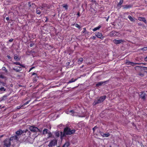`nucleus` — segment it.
<instances>
[{
    "instance_id": "43",
    "label": "nucleus",
    "mask_w": 147,
    "mask_h": 147,
    "mask_svg": "<svg viewBox=\"0 0 147 147\" xmlns=\"http://www.w3.org/2000/svg\"><path fill=\"white\" fill-rule=\"evenodd\" d=\"M14 64H16L17 65H18V62H14Z\"/></svg>"
},
{
    "instance_id": "47",
    "label": "nucleus",
    "mask_w": 147,
    "mask_h": 147,
    "mask_svg": "<svg viewBox=\"0 0 147 147\" xmlns=\"http://www.w3.org/2000/svg\"><path fill=\"white\" fill-rule=\"evenodd\" d=\"M33 44H30V47H32V46H33Z\"/></svg>"
},
{
    "instance_id": "4",
    "label": "nucleus",
    "mask_w": 147,
    "mask_h": 147,
    "mask_svg": "<svg viewBox=\"0 0 147 147\" xmlns=\"http://www.w3.org/2000/svg\"><path fill=\"white\" fill-rule=\"evenodd\" d=\"M29 129L30 131L33 132H37L40 131L39 129L38 128L34 126H30Z\"/></svg>"
},
{
    "instance_id": "40",
    "label": "nucleus",
    "mask_w": 147,
    "mask_h": 147,
    "mask_svg": "<svg viewBox=\"0 0 147 147\" xmlns=\"http://www.w3.org/2000/svg\"><path fill=\"white\" fill-rule=\"evenodd\" d=\"M77 15L78 16V17H79L80 16V12H78L77 14Z\"/></svg>"
},
{
    "instance_id": "35",
    "label": "nucleus",
    "mask_w": 147,
    "mask_h": 147,
    "mask_svg": "<svg viewBox=\"0 0 147 147\" xmlns=\"http://www.w3.org/2000/svg\"><path fill=\"white\" fill-rule=\"evenodd\" d=\"M45 18L46 19V20L45 21V22H47L48 21L49 19L46 16L45 17Z\"/></svg>"
},
{
    "instance_id": "1",
    "label": "nucleus",
    "mask_w": 147,
    "mask_h": 147,
    "mask_svg": "<svg viewBox=\"0 0 147 147\" xmlns=\"http://www.w3.org/2000/svg\"><path fill=\"white\" fill-rule=\"evenodd\" d=\"M106 98V96H105L98 97L95 99L94 102L93 103V105H95L98 104L102 102L105 100Z\"/></svg>"
},
{
    "instance_id": "59",
    "label": "nucleus",
    "mask_w": 147,
    "mask_h": 147,
    "mask_svg": "<svg viewBox=\"0 0 147 147\" xmlns=\"http://www.w3.org/2000/svg\"><path fill=\"white\" fill-rule=\"evenodd\" d=\"M145 68H146L147 69V67H144Z\"/></svg>"
},
{
    "instance_id": "53",
    "label": "nucleus",
    "mask_w": 147,
    "mask_h": 147,
    "mask_svg": "<svg viewBox=\"0 0 147 147\" xmlns=\"http://www.w3.org/2000/svg\"><path fill=\"white\" fill-rule=\"evenodd\" d=\"M95 37H92V38H93V39H95Z\"/></svg>"
},
{
    "instance_id": "24",
    "label": "nucleus",
    "mask_w": 147,
    "mask_h": 147,
    "mask_svg": "<svg viewBox=\"0 0 147 147\" xmlns=\"http://www.w3.org/2000/svg\"><path fill=\"white\" fill-rule=\"evenodd\" d=\"M103 82H98V83L96 84V86H101L103 84Z\"/></svg>"
},
{
    "instance_id": "62",
    "label": "nucleus",
    "mask_w": 147,
    "mask_h": 147,
    "mask_svg": "<svg viewBox=\"0 0 147 147\" xmlns=\"http://www.w3.org/2000/svg\"><path fill=\"white\" fill-rule=\"evenodd\" d=\"M138 24H140V23H139Z\"/></svg>"
},
{
    "instance_id": "5",
    "label": "nucleus",
    "mask_w": 147,
    "mask_h": 147,
    "mask_svg": "<svg viewBox=\"0 0 147 147\" xmlns=\"http://www.w3.org/2000/svg\"><path fill=\"white\" fill-rule=\"evenodd\" d=\"M16 134L17 135L16 136H15L12 137H11L9 140L10 141H17L18 138V131H17L16 132Z\"/></svg>"
},
{
    "instance_id": "29",
    "label": "nucleus",
    "mask_w": 147,
    "mask_h": 147,
    "mask_svg": "<svg viewBox=\"0 0 147 147\" xmlns=\"http://www.w3.org/2000/svg\"><path fill=\"white\" fill-rule=\"evenodd\" d=\"M77 80V79H72L70 81H69V82H68V83H71L72 82H74L76 80Z\"/></svg>"
},
{
    "instance_id": "16",
    "label": "nucleus",
    "mask_w": 147,
    "mask_h": 147,
    "mask_svg": "<svg viewBox=\"0 0 147 147\" xmlns=\"http://www.w3.org/2000/svg\"><path fill=\"white\" fill-rule=\"evenodd\" d=\"M101 26H102L101 25H100L99 26H98V27L94 28L93 29V30L94 31H96V30H98L100 28H101Z\"/></svg>"
},
{
    "instance_id": "50",
    "label": "nucleus",
    "mask_w": 147,
    "mask_h": 147,
    "mask_svg": "<svg viewBox=\"0 0 147 147\" xmlns=\"http://www.w3.org/2000/svg\"><path fill=\"white\" fill-rule=\"evenodd\" d=\"M139 75L140 76H143V75L142 74H139Z\"/></svg>"
},
{
    "instance_id": "57",
    "label": "nucleus",
    "mask_w": 147,
    "mask_h": 147,
    "mask_svg": "<svg viewBox=\"0 0 147 147\" xmlns=\"http://www.w3.org/2000/svg\"><path fill=\"white\" fill-rule=\"evenodd\" d=\"M1 107V106L0 105V108Z\"/></svg>"
},
{
    "instance_id": "9",
    "label": "nucleus",
    "mask_w": 147,
    "mask_h": 147,
    "mask_svg": "<svg viewBox=\"0 0 147 147\" xmlns=\"http://www.w3.org/2000/svg\"><path fill=\"white\" fill-rule=\"evenodd\" d=\"M43 134H46L47 133L48 134L49 137H51L52 136V134L50 133H49L48 130L47 129H45L43 131Z\"/></svg>"
},
{
    "instance_id": "61",
    "label": "nucleus",
    "mask_w": 147,
    "mask_h": 147,
    "mask_svg": "<svg viewBox=\"0 0 147 147\" xmlns=\"http://www.w3.org/2000/svg\"><path fill=\"white\" fill-rule=\"evenodd\" d=\"M138 24H140V23H139Z\"/></svg>"
},
{
    "instance_id": "56",
    "label": "nucleus",
    "mask_w": 147,
    "mask_h": 147,
    "mask_svg": "<svg viewBox=\"0 0 147 147\" xmlns=\"http://www.w3.org/2000/svg\"><path fill=\"white\" fill-rule=\"evenodd\" d=\"M22 106H21V107H20V108H22Z\"/></svg>"
},
{
    "instance_id": "48",
    "label": "nucleus",
    "mask_w": 147,
    "mask_h": 147,
    "mask_svg": "<svg viewBox=\"0 0 147 147\" xmlns=\"http://www.w3.org/2000/svg\"><path fill=\"white\" fill-rule=\"evenodd\" d=\"M144 60L145 61H147V57L145 58Z\"/></svg>"
},
{
    "instance_id": "44",
    "label": "nucleus",
    "mask_w": 147,
    "mask_h": 147,
    "mask_svg": "<svg viewBox=\"0 0 147 147\" xmlns=\"http://www.w3.org/2000/svg\"><path fill=\"white\" fill-rule=\"evenodd\" d=\"M13 39L12 38H11L9 40V41L10 42H11L13 41Z\"/></svg>"
},
{
    "instance_id": "2",
    "label": "nucleus",
    "mask_w": 147,
    "mask_h": 147,
    "mask_svg": "<svg viewBox=\"0 0 147 147\" xmlns=\"http://www.w3.org/2000/svg\"><path fill=\"white\" fill-rule=\"evenodd\" d=\"M75 131L74 129L71 130L69 128H66L64 129V134L66 135H71L74 133Z\"/></svg>"
},
{
    "instance_id": "45",
    "label": "nucleus",
    "mask_w": 147,
    "mask_h": 147,
    "mask_svg": "<svg viewBox=\"0 0 147 147\" xmlns=\"http://www.w3.org/2000/svg\"><path fill=\"white\" fill-rule=\"evenodd\" d=\"M109 16H108V18H106V21H107V22L108 21V20H109Z\"/></svg>"
},
{
    "instance_id": "20",
    "label": "nucleus",
    "mask_w": 147,
    "mask_h": 147,
    "mask_svg": "<svg viewBox=\"0 0 147 147\" xmlns=\"http://www.w3.org/2000/svg\"><path fill=\"white\" fill-rule=\"evenodd\" d=\"M83 29V30L82 32L83 33L85 34H88V33H89V32L86 31V28H84Z\"/></svg>"
},
{
    "instance_id": "32",
    "label": "nucleus",
    "mask_w": 147,
    "mask_h": 147,
    "mask_svg": "<svg viewBox=\"0 0 147 147\" xmlns=\"http://www.w3.org/2000/svg\"><path fill=\"white\" fill-rule=\"evenodd\" d=\"M47 5L45 4H43L41 6V8L42 9H43L45 7H47Z\"/></svg>"
},
{
    "instance_id": "64",
    "label": "nucleus",
    "mask_w": 147,
    "mask_h": 147,
    "mask_svg": "<svg viewBox=\"0 0 147 147\" xmlns=\"http://www.w3.org/2000/svg\"><path fill=\"white\" fill-rule=\"evenodd\" d=\"M59 147L58 146V147Z\"/></svg>"
},
{
    "instance_id": "38",
    "label": "nucleus",
    "mask_w": 147,
    "mask_h": 147,
    "mask_svg": "<svg viewBox=\"0 0 147 147\" xmlns=\"http://www.w3.org/2000/svg\"><path fill=\"white\" fill-rule=\"evenodd\" d=\"M2 69L3 70H5V71L6 72L7 71V70L6 69V68L5 67H3L2 68Z\"/></svg>"
},
{
    "instance_id": "26",
    "label": "nucleus",
    "mask_w": 147,
    "mask_h": 147,
    "mask_svg": "<svg viewBox=\"0 0 147 147\" xmlns=\"http://www.w3.org/2000/svg\"><path fill=\"white\" fill-rule=\"evenodd\" d=\"M62 7L64 8L66 10H67L68 9V5L67 4H63L62 5Z\"/></svg>"
},
{
    "instance_id": "17",
    "label": "nucleus",
    "mask_w": 147,
    "mask_h": 147,
    "mask_svg": "<svg viewBox=\"0 0 147 147\" xmlns=\"http://www.w3.org/2000/svg\"><path fill=\"white\" fill-rule=\"evenodd\" d=\"M101 135L104 137H107L110 136V134L108 133L105 134L102 133H101Z\"/></svg>"
},
{
    "instance_id": "7",
    "label": "nucleus",
    "mask_w": 147,
    "mask_h": 147,
    "mask_svg": "<svg viewBox=\"0 0 147 147\" xmlns=\"http://www.w3.org/2000/svg\"><path fill=\"white\" fill-rule=\"evenodd\" d=\"M10 140L7 139L4 141V145L7 147L11 145Z\"/></svg>"
},
{
    "instance_id": "34",
    "label": "nucleus",
    "mask_w": 147,
    "mask_h": 147,
    "mask_svg": "<svg viewBox=\"0 0 147 147\" xmlns=\"http://www.w3.org/2000/svg\"><path fill=\"white\" fill-rule=\"evenodd\" d=\"M18 58V56L16 54L14 55V59L15 60H17Z\"/></svg>"
},
{
    "instance_id": "21",
    "label": "nucleus",
    "mask_w": 147,
    "mask_h": 147,
    "mask_svg": "<svg viewBox=\"0 0 147 147\" xmlns=\"http://www.w3.org/2000/svg\"><path fill=\"white\" fill-rule=\"evenodd\" d=\"M83 61V59L81 58L78 59V62L79 64H81Z\"/></svg>"
},
{
    "instance_id": "25",
    "label": "nucleus",
    "mask_w": 147,
    "mask_h": 147,
    "mask_svg": "<svg viewBox=\"0 0 147 147\" xmlns=\"http://www.w3.org/2000/svg\"><path fill=\"white\" fill-rule=\"evenodd\" d=\"M7 97V96H3L2 97L0 98L1 100L2 101L4 100H5L6 99Z\"/></svg>"
},
{
    "instance_id": "15",
    "label": "nucleus",
    "mask_w": 147,
    "mask_h": 147,
    "mask_svg": "<svg viewBox=\"0 0 147 147\" xmlns=\"http://www.w3.org/2000/svg\"><path fill=\"white\" fill-rule=\"evenodd\" d=\"M55 135L57 137H59V136L61 135V134H62V132H59L58 131H56L55 132Z\"/></svg>"
},
{
    "instance_id": "58",
    "label": "nucleus",
    "mask_w": 147,
    "mask_h": 147,
    "mask_svg": "<svg viewBox=\"0 0 147 147\" xmlns=\"http://www.w3.org/2000/svg\"><path fill=\"white\" fill-rule=\"evenodd\" d=\"M19 65H21L19 63Z\"/></svg>"
},
{
    "instance_id": "11",
    "label": "nucleus",
    "mask_w": 147,
    "mask_h": 147,
    "mask_svg": "<svg viewBox=\"0 0 147 147\" xmlns=\"http://www.w3.org/2000/svg\"><path fill=\"white\" fill-rule=\"evenodd\" d=\"M138 20L140 21H142L143 22L145 23H146V21L144 18L139 17L138 18Z\"/></svg>"
},
{
    "instance_id": "18",
    "label": "nucleus",
    "mask_w": 147,
    "mask_h": 147,
    "mask_svg": "<svg viewBox=\"0 0 147 147\" xmlns=\"http://www.w3.org/2000/svg\"><path fill=\"white\" fill-rule=\"evenodd\" d=\"M95 35L96 37H102V34L100 32H97L95 33Z\"/></svg>"
},
{
    "instance_id": "8",
    "label": "nucleus",
    "mask_w": 147,
    "mask_h": 147,
    "mask_svg": "<svg viewBox=\"0 0 147 147\" xmlns=\"http://www.w3.org/2000/svg\"><path fill=\"white\" fill-rule=\"evenodd\" d=\"M118 33L115 31H112L110 33V36L111 37H116L118 36Z\"/></svg>"
},
{
    "instance_id": "28",
    "label": "nucleus",
    "mask_w": 147,
    "mask_h": 147,
    "mask_svg": "<svg viewBox=\"0 0 147 147\" xmlns=\"http://www.w3.org/2000/svg\"><path fill=\"white\" fill-rule=\"evenodd\" d=\"M75 26H76V28H78L79 29H81V27L79 25L77 24H76L75 25Z\"/></svg>"
},
{
    "instance_id": "19",
    "label": "nucleus",
    "mask_w": 147,
    "mask_h": 147,
    "mask_svg": "<svg viewBox=\"0 0 147 147\" xmlns=\"http://www.w3.org/2000/svg\"><path fill=\"white\" fill-rule=\"evenodd\" d=\"M128 18L132 22H135V20L131 16L129 15L128 16Z\"/></svg>"
},
{
    "instance_id": "10",
    "label": "nucleus",
    "mask_w": 147,
    "mask_h": 147,
    "mask_svg": "<svg viewBox=\"0 0 147 147\" xmlns=\"http://www.w3.org/2000/svg\"><path fill=\"white\" fill-rule=\"evenodd\" d=\"M122 7H123V9H128L132 7V5H125L122 6Z\"/></svg>"
},
{
    "instance_id": "30",
    "label": "nucleus",
    "mask_w": 147,
    "mask_h": 147,
    "mask_svg": "<svg viewBox=\"0 0 147 147\" xmlns=\"http://www.w3.org/2000/svg\"><path fill=\"white\" fill-rule=\"evenodd\" d=\"M6 90V89L4 87H1L0 88V91H1L4 92Z\"/></svg>"
},
{
    "instance_id": "22",
    "label": "nucleus",
    "mask_w": 147,
    "mask_h": 147,
    "mask_svg": "<svg viewBox=\"0 0 147 147\" xmlns=\"http://www.w3.org/2000/svg\"><path fill=\"white\" fill-rule=\"evenodd\" d=\"M123 0H120L119 2L117 4V6L121 5L123 3Z\"/></svg>"
},
{
    "instance_id": "23",
    "label": "nucleus",
    "mask_w": 147,
    "mask_h": 147,
    "mask_svg": "<svg viewBox=\"0 0 147 147\" xmlns=\"http://www.w3.org/2000/svg\"><path fill=\"white\" fill-rule=\"evenodd\" d=\"M69 145V143L67 142L63 146V147H68Z\"/></svg>"
},
{
    "instance_id": "31",
    "label": "nucleus",
    "mask_w": 147,
    "mask_h": 147,
    "mask_svg": "<svg viewBox=\"0 0 147 147\" xmlns=\"http://www.w3.org/2000/svg\"><path fill=\"white\" fill-rule=\"evenodd\" d=\"M13 69L16 71H18V67H13Z\"/></svg>"
},
{
    "instance_id": "13",
    "label": "nucleus",
    "mask_w": 147,
    "mask_h": 147,
    "mask_svg": "<svg viewBox=\"0 0 147 147\" xmlns=\"http://www.w3.org/2000/svg\"><path fill=\"white\" fill-rule=\"evenodd\" d=\"M145 93L144 92H142L140 93V96L141 98L144 99H145Z\"/></svg>"
},
{
    "instance_id": "37",
    "label": "nucleus",
    "mask_w": 147,
    "mask_h": 147,
    "mask_svg": "<svg viewBox=\"0 0 147 147\" xmlns=\"http://www.w3.org/2000/svg\"><path fill=\"white\" fill-rule=\"evenodd\" d=\"M30 101H27V102H26L24 103V105H26L27 104H28V103Z\"/></svg>"
},
{
    "instance_id": "6",
    "label": "nucleus",
    "mask_w": 147,
    "mask_h": 147,
    "mask_svg": "<svg viewBox=\"0 0 147 147\" xmlns=\"http://www.w3.org/2000/svg\"><path fill=\"white\" fill-rule=\"evenodd\" d=\"M57 143V141L55 140H54L51 141L49 144L48 145L49 147H52L53 146H55Z\"/></svg>"
},
{
    "instance_id": "14",
    "label": "nucleus",
    "mask_w": 147,
    "mask_h": 147,
    "mask_svg": "<svg viewBox=\"0 0 147 147\" xmlns=\"http://www.w3.org/2000/svg\"><path fill=\"white\" fill-rule=\"evenodd\" d=\"M126 64L128 65H130L132 66H134L135 64H139V63H134L133 62H131L130 61H127L126 62Z\"/></svg>"
},
{
    "instance_id": "27",
    "label": "nucleus",
    "mask_w": 147,
    "mask_h": 147,
    "mask_svg": "<svg viewBox=\"0 0 147 147\" xmlns=\"http://www.w3.org/2000/svg\"><path fill=\"white\" fill-rule=\"evenodd\" d=\"M36 12L37 14L40 15L41 13V12L40 10L38 9H36Z\"/></svg>"
},
{
    "instance_id": "12",
    "label": "nucleus",
    "mask_w": 147,
    "mask_h": 147,
    "mask_svg": "<svg viewBox=\"0 0 147 147\" xmlns=\"http://www.w3.org/2000/svg\"><path fill=\"white\" fill-rule=\"evenodd\" d=\"M122 40H113L114 43L117 44L121 43L122 42Z\"/></svg>"
},
{
    "instance_id": "39",
    "label": "nucleus",
    "mask_w": 147,
    "mask_h": 147,
    "mask_svg": "<svg viewBox=\"0 0 147 147\" xmlns=\"http://www.w3.org/2000/svg\"><path fill=\"white\" fill-rule=\"evenodd\" d=\"M34 67H31V68L30 69L29 71V72H30V71H31L32 69H34Z\"/></svg>"
},
{
    "instance_id": "52",
    "label": "nucleus",
    "mask_w": 147,
    "mask_h": 147,
    "mask_svg": "<svg viewBox=\"0 0 147 147\" xmlns=\"http://www.w3.org/2000/svg\"><path fill=\"white\" fill-rule=\"evenodd\" d=\"M79 117H84V116H79Z\"/></svg>"
},
{
    "instance_id": "41",
    "label": "nucleus",
    "mask_w": 147,
    "mask_h": 147,
    "mask_svg": "<svg viewBox=\"0 0 147 147\" xmlns=\"http://www.w3.org/2000/svg\"><path fill=\"white\" fill-rule=\"evenodd\" d=\"M97 127L96 126L95 127H94L92 128V129L93 131H94L95 129L97 128Z\"/></svg>"
},
{
    "instance_id": "33",
    "label": "nucleus",
    "mask_w": 147,
    "mask_h": 147,
    "mask_svg": "<svg viewBox=\"0 0 147 147\" xmlns=\"http://www.w3.org/2000/svg\"><path fill=\"white\" fill-rule=\"evenodd\" d=\"M23 133H24V132H23V131L21 130H19V135H21Z\"/></svg>"
},
{
    "instance_id": "63",
    "label": "nucleus",
    "mask_w": 147,
    "mask_h": 147,
    "mask_svg": "<svg viewBox=\"0 0 147 147\" xmlns=\"http://www.w3.org/2000/svg\"><path fill=\"white\" fill-rule=\"evenodd\" d=\"M110 147H111V146H110Z\"/></svg>"
},
{
    "instance_id": "46",
    "label": "nucleus",
    "mask_w": 147,
    "mask_h": 147,
    "mask_svg": "<svg viewBox=\"0 0 147 147\" xmlns=\"http://www.w3.org/2000/svg\"><path fill=\"white\" fill-rule=\"evenodd\" d=\"M9 19V18L8 17H6V20L7 21H8Z\"/></svg>"
},
{
    "instance_id": "42",
    "label": "nucleus",
    "mask_w": 147,
    "mask_h": 147,
    "mask_svg": "<svg viewBox=\"0 0 147 147\" xmlns=\"http://www.w3.org/2000/svg\"><path fill=\"white\" fill-rule=\"evenodd\" d=\"M1 84L2 85H3V86H5V84L4 83H1Z\"/></svg>"
},
{
    "instance_id": "51",
    "label": "nucleus",
    "mask_w": 147,
    "mask_h": 147,
    "mask_svg": "<svg viewBox=\"0 0 147 147\" xmlns=\"http://www.w3.org/2000/svg\"><path fill=\"white\" fill-rule=\"evenodd\" d=\"M7 57H8L9 59H10V56H9V55H8V56H7Z\"/></svg>"
},
{
    "instance_id": "3",
    "label": "nucleus",
    "mask_w": 147,
    "mask_h": 147,
    "mask_svg": "<svg viewBox=\"0 0 147 147\" xmlns=\"http://www.w3.org/2000/svg\"><path fill=\"white\" fill-rule=\"evenodd\" d=\"M66 113L67 114H69L73 116H77L78 115V114L77 112L74 110L68 111H67Z\"/></svg>"
},
{
    "instance_id": "55",
    "label": "nucleus",
    "mask_w": 147,
    "mask_h": 147,
    "mask_svg": "<svg viewBox=\"0 0 147 147\" xmlns=\"http://www.w3.org/2000/svg\"><path fill=\"white\" fill-rule=\"evenodd\" d=\"M20 68H19V71L21 70L20 69Z\"/></svg>"
},
{
    "instance_id": "54",
    "label": "nucleus",
    "mask_w": 147,
    "mask_h": 147,
    "mask_svg": "<svg viewBox=\"0 0 147 147\" xmlns=\"http://www.w3.org/2000/svg\"><path fill=\"white\" fill-rule=\"evenodd\" d=\"M35 74V73H33V74H32V75H34Z\"/></svg>"
},
{
    "instance_id": "36",
    "label": "nucleus",
    "mask_w": 147,
    "mask_h": 147,
    "mask_svg": "<svg viewBox=\"0 0 147 147\" xmlns=\"http://www.w3.org/2000/svg\"><path fill=\"white\" fill-rule=\"evenodd\" d=\"M142 50L146 51L147 50V47H144L141 49Z\"/></svg>"
},
{
    "instance_id": "60",
    "label": "nucleus",
    "mask_w": 147,
    "mask_h": 147,
    "mask_svg": "<svg viewBox=\"0 0 147 147\" xmlns=\"http://www.w3.org/2000/svg\"><path fill=\"white\" fill-rule=\"evenodd\" d=\"M20 86H20V85H19V87H20Z\"/></svg>"
},
{
    "instance_id": "49",
    "label": "nucleus",
    "mask_w": 147,
    "mask_h": 147,
    "mask_svg": "<svg viewBox=\"0 0 147 147\" xmlns=\"http://www.w3.org/2000/svg\"><path fill=\"white\" fill-rule=\"evenodd\" d=\"M71 24V26H73L74 25H75V24Z\"/></svg>"
}]
</instances>
